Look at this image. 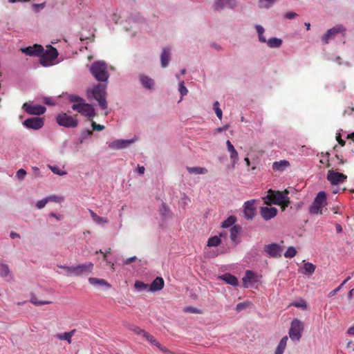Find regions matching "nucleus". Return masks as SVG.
I'll return each mask as SVG.
<instances>
[{
  "instance_id": "nucleus-1",
  "label": "nucleus",
  "mask_w": 354,
  "mask_h": 354,
  "mask_svg": "<svg viewBox=\"0 0 354 354\" xmlns=\"http://www.w3.org/2000/svg\"><path fill=\"white\" fill-rule=\"evenodd\" d=\"M90 72L99 82H106L109 77L107 64L104 61L94 62L90 67Z\"/></svg>"
},
{
  "instance_id": "nucleus-2",
  "label": "nucleus",
  "mask_w": 354,
  "mask_h": 354,
  "mask_svg": "<svg viewBox=\"0 0 354 354\" xmlns=\"http://www.w3.org/2000/svg\"><path fill=\"white\" fill-rule=\"evenodd\" d=\"M284 198L281 191L270 189L268 190L267 195L263 198V200L266 205H270L274 204L280 205L282 211H284L287 207L284 206L286 203Z\"/></svg>"
},
{
  "instance_id": "nucleus-3",
  "label": "nucleus",
  "mask_w": 354,
  "mask_h": 354,
  "mask_svg": "<svg viewBox=\"0 0 354 354\" xmlns=\"http://www.w3.org/2000/svg\"><path fill=\"white\" fill-rule=\"evenodd\" d=\"M326 205V194L324 192H319L309 207L310 214H322V209Z\"/></svg>"
},
{
  "instance_id": "nucleus-4",
  "label": "nucleus",
  "mask_w": 354,
  "mask_h": 354,
  "mask_svg": "<svg viewBox=\"0 0 354 354\" xmlns=\"http://www.w3.org/2000/svg\"><path fill=\"white\" fill-rule=\"evenodd\" d=\"M106 88V84H98L94 86L91 91L92 95L98 102L100 106L102 109H106L107 108Z\"/></svg>"
},
{
  "instance_id": "nucleus-5",
  "label": "nucleus",
  "mask_w": 354,
  "mask_h": 354,
  "mask_svg": "<svg viewBox=\"0 0 354 354\" xmlns=\"http://www.w3.org/2000/svg\"><path fill=\"white\" fill-rule=\"evenodd\" d=\"M77 115L71 116L66 113H62L57 115L56 121L59 126L67 128H75L77 126Z\"/></svg>"
},
{
  "instance_id": "nucleus-6",
  "label": "nucleus",
  "mask_w": 354,
  "mask_h": 354,
  "mask_svg": "<svg viewBox=\"0 0 354 354\" xmlns=\"http://www.w3.org/2000/svg\"><path fill=\"white\" fill-rule=\"evenodd\" d=\"M72 109L87 117L89 120L95 115L93 106L91 104L84 103V102L73 104L72 105Z\"/></svg>"
},
{
  "instance_id": "nucleus-7",
  "label": "nucleus",
  "mask_w": 354,
  "mask_h": 354,
  "mask_svg": "<svg viewBox=\"0 0 354 354\" xmlns=\"http://www.w3.org/2000/svg\"><path fill=\"white\" fill-rule=\"evenodd\" d=\"M304 330L303 323L298 319H294L291 322L289 336L292 340L299 341Z\"/></svg>"
},
{
  "instance_id": "nucleus-8",
  "label": "nucleus",
  "mask_w": 354,
  "mask_h": 354,
  "mask_svg": "<svg viewBox=\"0 0 354 354\" xmlns=\"http://www.w3.org/2000/svg\"><path fill=\"white\" fill-rule=\"evenodd\" d=\"M22 109L29 115H40L46 112V107L39 104H34L32 102H25Z\"/></svg>"
},
{
  "instance_id": "nucleus-9",
  "label": "nucleus",
  "mask_w": 354,
  "mask_h": 354,
  "mask_svg": "<svg viewBox=\"0 0 354 354\" xmlns=\"http://www.w3.org/2000/svg\"><path fill=\"white\" fill-rule=\"evenodd\" d=\"M347 179V176L339 173L338 171H335L333 169H329L327 174V180L332 185H338L339 183H342Z\"/></svg>"
},
{
  "instance_id": "nucleus-10",
  "label": "nucleus",
  "mask_w": 354,
  "mask_h": 354,
  "mask_svg": "<svg viewBox=\"0 0 354 354\" xmlns=\"http://www.w3.org/2000/svg\"><path fill=\"white\" fill-rule=\"evenodd\" d=\"M44 120L42 118H30L23 122V125L27 129L38 130L42 128Z\"/></svg>"
},
{
  "instance_id": "nucleus-11",
  "label": "nucleus",
  "mask_w": 354,
  "mask_h": 354,
  "mask_svg": "<svg viewBox=\"0 0 354 354\" xmlns=\"http://www.w3.org/2000/svg\"><path fill=\"white\" fill-rule=\"evenodd\" d=\"M58 55L57 50L53 47H50V49L43 52L41 54L40 63L43 66H47L48 63L54 60Z\"/></svg>"
},
{
  "instance_id": "nucleus-12",
  "label": "nucleus",
  "mask_w": 354,
  "mask_h": 354,
  "mask_svg": "<svg viewBox=\"0 0 354 354\" xmlns=\"http://www.w3.org/2000/svg\"><path fill=\"white\" fill-rule=\"evenodd\" d=\"M345 28L342 25H338L329 29L323 36L322 41L324 44H328L329 39L333 38L337 33L345 31Z\"/></svg>"
},
{
  "instance_id": "nucleus-13",
  "label": "nucleus",
  "mask_w": 354,
  "mask_h": 354,
  "mask_svg": "<svg viewBox=\"0 0 354 354\" xmlns=\"http://www.w3.org/2000/svg\"><path fill=\"white\" fill-rule=\"evenodd\" d=\"M264 251L270 257H280L281 256V253L282 252V248L277 243H271L265 245Z\"/></svg>"
},
{
  "instance_id": "nucleus-14",
  "label": "nucleus",
  "mask_w": 354,
  "mask_h": 354,
  "mask_svg": "<svg viewBox=\"0 0 354 354\" xmlns=\"http://www.w3.org/2000/svg\"><path fill=\"white\" fill-rule=\"evenodd\" d=\"M93 269V263L91 262L77 265L75 266V276L89 274L92 272Z\"/></svg>"
},
{
  "instance_id": "nucleus-15",
  "label": "nucleus",
  "mask_w": 354,
  "mask_h": 354,
  "mask_svg": "<svg viewBox=\"0 0 354 354\" xmlns=\"http://www.w3.org/2000/svg\"><path fill=\"white\" fill-rule=\"evenodd\" d=\"M243 213L248 220L253 218L255 214L254 201H248L243 205Z\"/></svg>"
},
{
  "instance_id": "nucleus-16",
  "label": "nucleus",
  "mask_w": 354,
  "mask_h": 354,
  "mask_svg": "<svg viewBox=\"0 0 354 354\" xmlns=\"http://www.w3.org/2000/svg\"><path fill=\"white\" fill-rule=\"evenodd\" d=\"M21 50L28 55L37 56L41 55L44 52V49L42 46L35 44L32 46L22 48H21Z\"/></svg>"
},
{
  "instance_id": "nucleus-17",
  "label": "nucleus",
  "mask_w": 354,
  "mask_h": 354,
  "mask_svg": "<svg viewBox=\"0 0 354 354\" xmlns=\"http://www.w3.org/2000/svg\"><path fill=\"white\" fill-rule=\"evenodd\" d=\"M277 209L272 207H261L260 209L261 215L266 221L274 218L277 215Z\"/></svg>"
},
{
  "instance_id": "nucleus-18",
  "label": "nucleus",
  "mask_w": 354,
  "mask_h": 354,
  "mask_svg": "<svg viewBox=\"0 0 354 354\" xmlns=\"http://www.w3.org/2000/svg\"><path fill=\"white\" fill-rule=\"evenodd\" d=\"M236 6V0H216L214 4V8L216 10H220L225 8H233Z\"/></svg>"
},
{
  "instance_id": "nucleus-19",
  "label": "nucleus",
  "mask_w": 354,
  "mask_h": 354,
  "mask_svg": "<svg viewBox=\"0 0 354 354\" xmlns=\"http://www.w3.org/2000/svg\"><path fill=\"white\" fill-rule=\"evenodd\" d=\"M226 145L227 151L230 153V157L232 160V163L233 165H234L239 160L238 152L230 140H227Z\"/></svg>"
},
{
  "instance_id": "nucleus-20",
  "label": "nucleus",
  "mask_w": 354,
  "mask_h": 354,
  "mask_svg": "<svg viewBox=\"0 0 354 354\" xmlns=\"http://www.w3.org/2000/svg\"><path fill=\"white\" fill-rule=\"evenodd\" d=\"M170 52L171 48L166 47L165 48L160 55V64L162 68L167 67L170 62Z\"/></svg>"
},
{
  "instance_id": "nucleus-21",
  "label": "nucleus",
  "mask_w": 354,
  "mask_h": 354,
  "mask_svg": "<svg viewBox=\"0 0 354 354\" xmlns=\"http://www.w3.org/2000/svg\"><path fill=\"white\" fill-rule=\"evenodd\" d=\"M164 284L165 282L163 279L162 277H158L151 283L149 290L152 292L160 290L163 288Z\"/></svg>"
},
{
  "instance_id": "nucleus-22",
  "label": "nucleus",
  "mask_w": 354,
  "mask_h": 354,
  "mask_svg": "<svg viewBox=\"0 0 354 354\" xmlns=\"http://www.w3.org/2000/svg\"><path fill=\"white\" fill-rule=\"evenodd\" d=\"M290 166V162L286 160L275 161L272 164V169L275 171H283Z\"/></svg>"
},
{
  "instance_id": "nucleus-23",
  "label": "nucleus",
  "mask_w": 354,
  "mask_h": 354,
  "mask_svg": "<svg viewBox=\"0 0 354 354\" xmlns=\"http://www.w3.org/2000/svg\"><path fill=\"white\" fill-rule=\"evenodd\" d=\"M139 80L142 86L147 89H152L154 86V81L149 76L145 75H140Z\"/></svg>"
},
{
  "instance_id": "nucleus-24",
  "label": "nucleus",
  "mask_w": 354,
  "mask_h": 354,
  "mask_svg": "<svg viewBox=\"0 0 354 354\" xmlns=\"http://www.w3.org/2000/svg\"><path fill=\"white\" fill-rule=\"evenodd\" d=\"M132 143V140H118L109 144V147L112 149H120L126 147L128 145Z\"/></svg>"
},
{
  "instance_id": "nucleus-25",
  "label": "nucleus",
  "mask_w": 354,
  "mask_h": 354,
  "mask_svg": "<svg viewBox=\"0 0 354 354\" xmlns=\"http://www.w3.org/2000/svg\"><path fill=\"white\" fill-rule=\"evenodd\" d=\"M241 227L240 225H234L230 229V239L234 243L237 244L239 242V234L241 232Z\"/></svg>"
},
{
  "instance_id": "nucleus-26",
  "label": "nucleus",
  "mask_w": 354,
  "mask_h": 354,
  "mask_svg": "<svg viewBox=\"0 0 354 354\" xmlns=\"http://www.w3.org/2000/svg\"><path fill=\"white\" fill-rule=\"evenodd\" d=\"M75 329L71 330L70 332H66L64 333H57L55 337L59 340L66 341L68 344H71L72 337L75 333Z\"/></svg>"
},
{
  "instance_id": "nucleus-27",
  "label": "nucleus",
  "mask_w": 354,
  "mask_h": 354,
  "mask_svg": "<svg viewBox=\"0 0 354 354\" xmlns=\"http://www.w3.org/2000/svg\"><path fill=\"white\" fill-rule=\"evenodd\" d=\"M220 278L231 286H236L238 285V279L231 274H225L220 277Z\"/></svg>"
},
{
  "instance_id": "nucleus-28",
  "label": "nucleus",
  "mask_w": 354,
  "mask_h": 354,
  "mask_svg": "<svg viewBox=\"0 0 354 354\" xmlns=\"http://www.w3.org/2000/svg\"><path fill=\"white\" fill-rule=\"evenodd\" d=\"M257 275L256 274L251 271V270H247L245 272V274L243 278V282L245 284V286L247 287V283H250L252 281H256L257 279Z\"/></svg>"
},
{
  "instance_id": "nucleus-29",
  "label": "nucleus",
  "mask_w": 354,
  "mask_h": 354,
  "mask_svg": "<svg viewBox=\"0 0 354 354\" xmlns=\"http://www.w3.org/2000/svg\"><path fill=\"white\" fill-rule=\"evenodd\" d=\"M223 235L222 233L219 234V236H214L210 238H209L207 241V246L208 247H216L218 246L221 243V237H222Z\"/></svg>"
},
{
  "instance_id": "nucleus-30",
  "label": "nucleus",
  "mask_w": 354,
  "mask_h": 354,
  "mask_svg": "<svg viewBox=\"0 0 354 354\" xmlns=\"http://www.w3.org/2000/svg\"><path fill=\"white\" fill-rule=\"evenodd\" d=\"M88 281L92 285H100V286H105L106 287H111V285L103 279H98L96 277H90L88 279Z\"/></svg>"
},
{
  "instance_id": "nucleus-31",
  "label": "nucleus",
  "mask_w": 354,
  "mask_h": 354,
  "mask_svg": "<svg viewBox=\"0 0 354 354\" xmlns=\"http://www.w3.org/2000/svg\"><path fill=\"white\" fill-rule=\"evenodd\" d=\"M287 341H288L287 336L283 337L281 339V341L276 349L275 354H283V353L286 348V344H287Z\"/></svg>"
},
{
  "instance_id": "nucleus-32",
  "label": "nucleus",
  "mask_w": 354,
  "mask_h": 354,
  "mask_svg": "<svg viewBox=\"0 0 354 354\" xmlns=\"http://www.w3.org/2000/svg\"><path fill=\"white\" fill-rule=\"evenodd\" d=\"M268 46L270 48H279L282 44V40L276 37H272L266 41Z\"/></svg>"
},
{
  "instance_id": "nucleus-33",
  "label": "nucleus",
  "mask_w": 354,
  "mask_h": 354,
  "mask_svg": "<svg viewBox=\"0 0 354 354\" xmlns=\"http://www.w3.org/2000/svg\"><path fill=\"white\" fill-rule=\"evenodd\" d=\"M187 171L190 174H205L207 173V169L205 167H187Z\"/></svg>"
},
{
  "instance_id": "nucleus-34",
  "label": "nucleus",
  "mask_w": 354,
  "mask_h": 354,
  "mask_svg": "<svg viewBox=\"0 0 354 354\" xmlns=\"http://www.w3.org/2000/svg\"><path fill=\"white\" fill-rule=\"evenodd\" d=\"M91 216L93 221L97 223H106L108 220L106 218L101 217L97 215L93 210H89Z\"/></svg>"
},
{
  "instance_id": "nucleus-35",
  "label": "nucleus",
  "mask_w": 354,
  "mask_h": 354,
  "mask_svg": "<svg viewBox=\"0 0 354 354\" xmlns=\"http://www.w3.org/2000/svg\"><path fill=\"white\" fill-rule=\"evenodd\" d=\"M236 221V219L234 216H230L226 220H225L222 223V227L224 228L231 227L235 223Z\"/></svg>"
},
{
  "instance_id": "nucleus-36",
  "label": "nucleus",
  "mask_w": 354,
  "mask_h": 354,
  "mask_svg": "<svg viewBox=\"0 0 354 354\" xmlns=\"http://www.w3.org/2000/svg\"><path fill=\"white\" fill-rule=\"evenodd\" d=\"M256 29H257V32L258 33L259 41L261 42L266 43V39L265 37L263 36V33L265 31L264 28L260 25H257Z\"/></svg>"
},
{
  "instance_id": "nucleus-37",
  "label": "nucleus",
  "mask_w": 354,
  "mask_h": 354,
  "mask_svg": "<svg viewBox=\"0 0 354 354\" xmlns=\"http://www.w3.org/2000/svg\"><path fill=\"white\" fill-rule=\"evenodd\" d=\"M10 274V269L8 265L1 263L0 264V276L7 277Z\"/></svg>"
},
{
  "instance_id": "nucleus-38",
  "label": "nucleus",
  "mask_w": 354,
  "mask_h": 354,
  "mask_svg": "<svg viewBox=\"0 0 354 354\" xmlns=\"http://www.w3.org/2000/svg\"><path fill=\"white\" fill-rule=\"evenodd\" d=\"M297 254V251L295 248L292 246H290L288 248L287 250L284 253V257L286 258H292L294 257Z\"/></svg>"
},
{
  "instance_id": "nucleus-39",
  "label": "nucleus",
  "mask_w": 354,
  "mask_h": 354,
  "mask_svg": "<svg viewBox=\"0 0 354 354\" xmlns=\"http://www.w3.org/2000/svg\"><path fill=\"white\" fill-rule=\"evenodd\" d=\"M304 268L306 272L310 274H313L315 270V266L313 263L308 262L304 263Z\"/></svg>"
},
{
  "instance_id": "nucleus-40",
  "label": "nucleus",
  "mask_w": 354,
  "mask_h": 354,
  "mask_svg": "<svg viewBox=\"0 0 354 354\" xmlns=\"http://www.w3.org/2000/svg\"><path fill=\"white\" fill-rule=\"evenodd\" d=\"M30 302L35 306H41L44 304H50L52 303L50 301H39L35 297H32L30 299Z\"/></svg>"
},
{
  "instance_id": "nucleus-41",
  "label": "nucleus",
  "mask_w": 354,
  "mask_h": 354,
  "mask_svg": "<svg viewBox=\"0 0 354 354\" xmlns=\"http://www.w3.org/2000/svg\"><path fill=\"white\" fill-rule=\"evenodd\" d=\"M144 337L151 344L156 346L158 344V342L153 337V335H150L149 333H144Z\"/></svg>"
},
{
  "instance_id": "nucleus-42",
  "label": "nucleus",
  "mask_w": 354,
  "mask_h": 354,
  "mask_svg": "<svg viewBox=\"0 0 354 354\" xmlns=\"http://www.w3.org/2000/svg\"><path fill=\"white\" fill-rule=\"evenodd\" d=\"M50 169L55 174H57L59 176H64L66 174V171L60 169L59 167L55 166H49Z\"/></svg>"
},
{
  "instance_id": "nucleus-43",
  "label": "nucleus",
  "mask_w": 354,
  "mask_h": 354,
  "mask_svg": "<svg viewBox=\"0 0 354 354\" xmlns=\"http://www.w3.org/2000/svg\"><path fill=\"white\" fill-rule=\"evenodd\" d=\"M276 0H260L259 6L261 8H268Z\"/></svg>"
},
{
  "instance_id": "nucleus-44",
  "label": "nucleus",
  "mask_w": 354,
  "mask_h": 354,
  "mask_svg": "<svg viewBox=\"0 0 354 354\" xmlns=\"http://www.w3.org/2000/svg\"><path fill=\"white\" fill-rule=\"evenodd\" d=\"M59 268L65 270L68 274H73L75 276V266H59Z\"/></svg>"
},
{
  "instance_id": "nucleus-45",
  "label": "nucleus",
  "mask_w": 354,
  "mask_h": 354,
  "mask_svg": "<svg viewBox=\"0 0 354 354\" xmlns=\"http://www.w3.org/2000/svg\"><path fill=\"white\" fill-rule=\"evenodd\" d=\"M214 111H215V113H216V114L217 117H218L220 120H221V118H222V115H223V113H222L221 109H220V107H219V103H218V102H217V101H216V102H215L214 103Z\"/></svg>"
},
{
  "instance_id": "nucleus-46",
  "label": "nucleus",
  "mask_w": 354,
  "mask_h": 354,
  "mask_svg": "<svg viewBox=\"0 0 354 354\" xmlns=\"http://www.w3.org/2000/svg\"><path fill=\"white\" fill-rule=\"evenodd\" d=\"M134 287L138 290H142L147 288V284L140 281H136L134 283Z\"/></svg>"
},
{
  "instance_id": "nucleus-47",
  "label": "nucleus",
  "mask_w": 354,
  "mask_h": 354,
  "mask_svg": "<svg viewBox=\"0 0 354 354\" xmlns=\"http://www.w3.org/2000/svg\"><path fill=\"white\" fill-rule=\"evenodd\" d=\"M282 195L284 196V200L286 201V203L284 204L285 207H288L290 203V198L288 197L289 191L288 189H285L283 191L281 192Z\"/></svg>"
},
{
  "instance_id": "nucleus-48",
  "label": "nucleus",
  "mask_w": 354,
  "mask_h": 354,
  "mask_svg": "<svg viewBox=\"0 0 354 354\" xmlns=\"http://www.w3.org/2000/svg\"><path fill=\"white\" fill-rule=\"evenodd\" d=\"M292 305L297 308H306V307H307L306 302L304 300H300L299 301L293 302L292 304Z\"/></svg>"
},
{
  "instance_id": "nucleus-49",
  "label": "nucleus",
  "mask_w": 354,
  "mask_h": 354,
  "mask_svg": "<svg viewBox=\"0 0 354 354\" xmlns=\"http://www.w3.org/2000/svg\"><path fill=\"white\" fill-rule=\"evenodd\" d=\"M47 199H48V201H52L56 203H61L64 200L63 197L55 195L50 196L47 197Z\"/></svg>"
},
{
  "instance_id": "nucleus-50",
  "label": "nucleus",
  "mask_w": 354,
  "mask_h": 354,
  "mask_svg": "<svg viewBox=\"0 0 354 354\" xmlns=\"http://www.w3.org/2000/svg\"><path fill=\"white\" fill-rule=\"evenodd\" d=\"M48 202V199H47V198H46L44 199L38 201L36 204V206L38 209H41L45 207V205H46V203Z\"/></svg>"
},
{
  "instance_id": "nucleus-51",
  "label": "nucleus",
  "mask_w": 354,
  "mask_h": 354,
  "mask_svg": "<svg viewBox=\"0 0 354 354\" xmlns=\"http://www.w3.org/2000/svg\"><path fill=\"white\" fill-rule=\"evenodd\" d=\"M329 153H326L325 156H323V158L320 160V163L322 164H326V167H330V164L329 162V158H328Z\"/></svg>"
},
{
  "instance_id": "nucleus-52",
  "label": "nucleus",
  "mask_w": 354,
  "mask_h": 354,
  "mask_svg": "<svg viewBox=\"0 0 354 354\" xmlns=\"http://www.w3.org/2000/svg\"><path fill=\"white\" fill-rule=\"evenodd\" d=\"M26 170H24V169H19L17 171V177L19 179V180H22L24 178V177L26 176Z\"/></svg>"
},
{
  "instance_id": "nucleus-53",
  "label": "nucleus",
  "mask_w": 354,
  "mask_h": 354,
  "mask_svg": "<svg viewBox=\"0 0 354 354\" xmlns=\"http://www.w3.org/2000/svg\"><path fill=\"white\" fill-rule=\"evenodd\" d=\"M185 311V312L192 313H196V314H201V310H199L198 308H194V307H192V306L186 308Z\"/></svg>"
},
{
  "instance_id": "nucleus-54",
  "label": "nucleus",
  "mask_w": 354,
  "mask_h": 354,
  "mask_svg": "<svg viewBox=\"0 0 354 354\" xmlns=\"http://www.w3.org/2000/svg\"><path fill=\"white\" fill-rule=\"evenodd\" d=\"M91 125H92L93 129L95 130V131H102L104 129V125L96 124L95 122H92Z\"/></svg>"
},
{
  "instance_id": "nucleus-55",
  "label": "nucleus",
  "mask_w": 354,
  "mask_h": 354,
  "mask_svg": "<svg viewBox=\"0 0 354 354\" xmlns=\"http://www.w3.org/2000/svg\"><path fill=\"white\" fill-rule=\"evenodd\" d=\"M70 100H71V102H77V103H80V102H84V99H82L77 95L71 96Z\"/></svg>"
},
{
  "instance_id": "nucleus-56",
  "label": "nucleus",
  "mask_w": 354,
  "mask_h": 354,
  "mask_svg": "<svg viewBox=\"0 0 354 354\" xmlns=\"http://www.w3.org/2000/svg\"><path fill=\"white\" fill-rule=\"evenodd\" d=\"M179 91L180 93V94L182 95H187L188 91L187 89V88L185 86L183 82H182L180 84V87H179Z\"/></svg>"
},
{
  "instance_id": "nucleus-57",
  "label": "nucleus",
  "mask_w": 354,
  "mask_h": 354,
  "mask_svg": "<svg viewBox=\"0 0 354 354\" xmlns=\"http://www.w3.org/2000/svg\"><path fill=\"white\" fill-rule=\"evenodd\" d=\"M132 330L136 333V334H138V335H142V336L144 337V333H147L145 330L141 329L140 328L138 327V326H135L132 328Z\"/></svg>"
},
{
  "instance_id": "nucleus-58",
  "label": "nucleus",
  "mask_w": 354,
  "mask_h": 354,
  "mask_svg": "<svg viewBox=\"0 0 354 354\" xmlns=\"http://www.w3.org/2000/svg\"><path fill=\"white\" fill-rule=\"evenodd\" d=\"M247 307V304L245 302H242V303H239L236 306V310L238 311V312H240L242 310H243L244 308H245Z\"/></svg>"
},
{
  "instance_id": "nucleus-59",
  "label": "nucleus",
  "mask_w": 354,
  "mask_h": 354,
  "mask_svg": "<svg viewBox=\"0 0 354 354\" xmlns=\"http://www.w3.org/2000/svg\"><path fill=\"white\" fill-rule=\"evenodd\" d=\"M342 286L339 285L337 288H336L335 289H334L333 290L330 291L328 293V297H332L335 296L337 293V292H339L342 289Z\"/></svg>"
},
{
  "instance_id": "nucleus-60",
  "label": "nucleus",
  "mask_w": 354,
  "mask_h": 354,
  "mask_svg": "<svg viewBox=\"0 0 354 354\" xmlns=\"http://www.w3.org/2000/svg\"><path fill=\"white\" fill-rule=\"evenodd\" d=\"M137 259V257L136 256H133V257H131L130 258H128L127 259H125L123 262V263L124 265H129L131 263H132L133 261H136Z\"/></svg>"
},
{
  "instance_id": "nucleus-61",
  "label": "nucleus",
  "mask_w": 354,
  "mask_h": 354,
  "mask_svg": "<svg viewBox=\"0 0 354 354\" xmlns=\"http://www.w3.org/2000/svg\"><path fill=\"white\" fill-rule=\"evenodd\" d=\"M336 140L342 147H344L345 145L346 142L342 139L341 135L339 133L337 135Z\"/></svg>"
},
{
  "instance_id": "nucleus-62",
  "label": "nucleus",
  "mask_w": 354,
  "mask_h": 354,
  "mask_svg": "<svg viewBox=\"0 0 354 354\" xmlns=\"http://www.w3.org/2000/svg\"><path fill=\"white\" fill-rule=\"evenodd\" d=\"M296 16H297V13L293 12H288L285 15L286 18H287L288 19H293Z\"/></svg>"
},
{
  "instance_id": "nucleus-63",
  "label": "nucleus",
  "mask_w": 354,
  "mask_h": 354,
  "mask_svg": "<svg viewBox=\"0 0 354 354\" xmlns=\"http://www.w3.org/2000/svg\"><path fill=\"white\" fill-rule=\"evenodd\" d=\"M156 346L164 353L168 352V349L165 346H161V344L159 342H158V344L156 345Z\"/></svg>"
},
{
  "instance_id": "nucleus-64",
  "label": "nucleus",
  "mask_w": 354,
  "mask_h": 354,
  "mask_svg": "<svg viewBox=\"0 0 354 354\" xmlns=\"http://www.w3.org/2000/svg\"><path fill=\"white\" fill-rule=\"evenodd\" d=\"M137 170H138V172L140 174H143L145 173V167L143 166H140L138 165V168H137Z\"/></svg>"
}]
</instances>
